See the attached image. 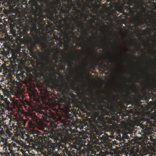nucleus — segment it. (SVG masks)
<instances>
[{"label":"nucleus","instance_id":"f257e3e1","mask_svg":"<svg viewBox=\"0 0 156 156\" xmlns=\"http://www.w3.org/2000/svg\"><path fill=\"white\" fill-rule=\"evenodd\" d=\"M107 98L102 97L100 99L98 98V103L91 104L88 102L87 98L84 97L82 101L84 107L81 105V111L84 115H87L90 124V131L92 136L90 142L92 144L106 145L111 143L109 136L103 133L102 131L108 127L109 124H113L114 121L118 116L115 108L109 106V103L105 101Z\"/></svg>","mask_w":156,"mask_h":156},{"label":"nucleus","instance_id":"f03ea898","mask_svg":"<svg viewBox=\"0 0 156 156\" xmlns=\"http://www.w3.org/2000/svg\"><path fill=\"white\" fill-rule=\"evenodd\" d=\"M54 121L52 122L50 124L51 128L52 131L55 134L54 136V139L56 141H58L59 143L58 147V150L59 152H61L60 154L64 156H77V154L78 151L80 150L81 148L84 146V144L82 143L81 140H77L76 136H72L70 137L69 141L70 145L72 147L70 150L67 148L66 146V143L64 141L61 143V141L62 140L64 134H68L69 131L70 130L71 128L69 127V128L65 129V134L64 130L61 129L63 128L62 126H61V128L59 127V126L55 124L56 119L54 117L52 118Z\"/></svg>","mask_w":156,"mask_h":156},{"label":"nucleus","instance_id":"7ed1b4c3","mask_svg":"<svg viewBox=\"0 0 156 156\" xmlns=\"http://www.w3.org/2000/svg\"><path fill=\"white\" fill-rule=\"evenodd\" d=\"M154 100L156 101V95ZM155 108L156 109V105ZM142 122H140L141 127L144 129L149 131H154L156 128V110L152 113H148L142 119Z\"/></svg>","mask_w":156,"mask_h":156},{"label":"nucleus","instance_id":"20e7f679","mask_svg":"<svg viewBox=\"0 0 156 156\" xmlns=\"http://www.w3.org/2000/svg\"><path fill=\"white\" fill-rule=\"evenodd\" d=\"M47 86L48 87H49L52 89H56L57 91L59 92H62L64 90H63L64 88L67 91L69 90L70 88H71L72 90H75L76 88V87H75V82H74L73 84L70 83L69 85V83L65 82L66 85L64 86H62L59 84L58 82L57 83L54 82L52 77L51 80H47Z\"/></svg>","mask_w":156,"mask_h":156},{"label":"nucleus","instance_id":"39448f33","mask_svg":"<svg viewBox=\"0 0 156 156\" xmlns=\"http://www.w3.org/2000/svg\"><path fill=\"white\" fill-rule=\"evenodd\" d=\"M143 12H138L139 19L137 20L139 26H141L145 24H147L148 21L150 22L151 20V16L150 14V10H149L145 14H143V12H146L147 9L144 7H142Z\"/></svg>","mask_w":156,"mask_h":156},{"label":"nucleus","instance_id":"423d86ee","mask_svg":"<svg viewBox=\"0 0 156 156\" xmlns=\"http://www.w3.org/2000/svg\"><path fill=\"white\" fill-rule=\"evenodd\" d=\"M10 102L7 98H3L0 102V119L3 118V114H5V110L8 111L9 109ZM1 122L2 120H0Z\"/></svg>","mask_w":156,"mask_h":156},{"label":"nucleus","instance_id":"0eeeda50","mask_svg":"<svg viewBox=\"0 0 156 156\" xmlns=\"http://www.w3.org/2000/svg\"><path fill=\"white\" fill-rule=\"evenodd\" d=\"M79 18L78 16H76L75 19H73V21L74 24L72 23V22L71 21V31H69V33L72 34L73 35L76 33V32L75 31V29L77 27L78 30H79V27L80 25H81L82 27L83 28L84 25L83 23L79 21Z\"/></svg>","mask_w":156,"mask_h":156},{"label":"nucleus","instance_id":"6e6552de","mask_svg":"<svg viewBox=\"0 0 156 156\" xmlns=\"http://www.w3.org/2000/svg\"><path fill=\"white\" fill-rule=\"evenodd\" d=\"M54 49V48H52L51 49H47L48 54L47 55L46 58H44V60L46 62L47 64L48 63V62L50 64V69L51 70L55 71V67L58 66L56 65L52 60H50V55H51L53 50Z\"/></svg>","mask_w":156,"mask_h":156},{"label":"nucleus","instance_id":"1a4fd4ad","mask_svg":"<svg viewBox=\"0 0 156 156\" xmlns=\"http://www.w3.org/2000/svg\"><path fill=\"white\" fill-rule=\"evenodd\" d=\"M17 144L18 145V143L16 142V143H12L9 144L5 141V147H3V150L6 151L7 149L9 150L10 152L13 153L14 152V150H18L19 149Z\"/></svg>","mask_w":156,"mask_h":156},{"label":"nucleus","instance_id":"9d476101","mask_svg":"<svg viewBox=\"0 0 156 156\" xmlns=\"http://www.w3.org/2000/svg\"><path fill=\"white\" fill-rule=\"evenodd\" d=\"M118 2H116L115 3V9L119 12L124 14L125 12H124V3L120 5V0H118Z\"/></svg>","mask_w":156,"mask_h":156},{"label":"nucleus","instance_id":"9b49d317","mask_svg":"<svg viewBox=\"0 0 156 156\" xmlns=\"http://www.w3.org/2000/svg\"><path fill=\"white\" fill-rule=\"evenodd\" d=\"M139 147L138 146L132 148L130 152V156H139V154L141 153V149L139 148Z\"/></svg>","mask_w":156,"mask_h":156},{"label":"nucleus","instance_id":"f8f14e48","mask_svg":"<svg viewBox=\"0 0 156 156\" xmlns=\"http://www.w3.org/2000/svg\"><path fill=\"white\" fill-rule=\"evenodd\" d=\"M37 44L41 46L43 48H45L47 47L46 44H43L41 43V41L38 37L35 38L34 41L33 43V45L34 47H37Z\"/></svg>","mask_w":156,"mask_h":156},{"label":"nucleus","instance_id":"ddd939ff","mask_svg":"<svg viewBox=\"0 0 156 156\" xmlns=\"http://www.w3.org/2000/svg\"><path fill=\"white\" fill-rule=\"evenodd\" d=\"M68 0L71 2V4L73 6L75 7V6H76L79 9H81L82 8V3L80 0H73V2H72V0Z\"/></svg>","mask_w":156,"mask_h":156},{"label":"nucleus","instance_id":"4468645a","mask_svg":"<svg viewBox=\"0 0 156 156\" xmlns=\"http://www.w3.org/2000/svg\"><path fill=\"white\" fill-rule=\"evenodd\" d=\"M53 37L56 41H58V42H61L62 41V38L61 36L60 33H58V32H55L53 35Z\"/></svg>","mask_w":156,"mask_h":156},{"label":"nucleus","instance_id":"2eb2a0df","mask_svg":"<svg viewBox=\"0 0 156 156\" xmlns=\"http://www.w3.org/2000/svg\"><path fill=\"white\" fill-rule=\"evenodd\" d=\"M151 92H148L150 98H151L152 100H154L156 95V87L155 88L151 87Z\"/></svg>","mask_w":156,"mask_h":156},{"label":"nucleus","instance_id":"dca6fc26","mask_svg":"<svg viewBox=\"0 0 156 156\" xmlns=\"http://www.w3.org/2000/svg\"><path fill=\"white\" fill-rule=\"evenodd\" d=\"M1 125H0V129H1V130H0V140L3 142L5 140V131L3 130V128H1Z\"/></svg>","mask_w":156,"mask_h":156},{"label":"nucleus","instance_id":"f3484780","mask_svg":"<svg viewBox=\"0 0 156 156\" xmlns=\"http://www.w3.org/2000/svg\"><path fill=\"white\" fill-rule=\"evenodd\" d=\"M71 99L69 98V100L68 101L66 100H65L63 106L65 109H68L71 108Z\"/></svg>","mask_w":156,"mask_h":156},{"label":"nucleus","instance_id":"a211bd4d","mask_svg":"<svg viewBox=\"0 0 156 156\" xmlns=\"http://www.w3.org/2000/svg\"><path fill=\"white\" fill-rule=\"evenodd\" d=\"M37 24L35 23L34 25L32 28L30 29V33L32 34V36H34L36 34H37V28L36 27Z\"/></svg>","mask_w":156,"mask_h":156},{"label":"nucleus","instance_id":"6ab92c4d","mask_svg":"<svg viewBox=\"0 0 156 156\" xmlns=\"http://www.w3.org/2000/svg\"><path fill=\"white\" fill-rule=\"evenodd\" d=\"M145 97V95L139 94L137 96V101L139 104H141V100H144Z\"/></svg>","mask_w":156,"mask_h":156},{"label":"nucleus","instance_id":"aec40b11","mask_svg":"<svg viewBox=\"0 0 156 156\" xmlns=\"http://www.w3.org/2000/svg\"><path fill=\"white\" fill-rule=\"evenodd\" d=\"M124 2V4H125V3H126L128 6H129L130 7L131 6H132L133 7H134V5H133V1L132 0H126V1L123 0ZM134 9V7L133 9Z\"/></svg>","mask_w":156,"mask_h":156},{"label":"nucleus","instance_id":"412c9836","mask_svg":"<svg viewBox=\"0 0 156 156\" xmlns=\"http://www.w3.org/2000/svg\"><path fill=\"white\" fill-rule=\"evenodd\" d=\"M25 123L24 122H22L18 123V126L20 129H25Z\"/></svg>","mask_w":156,"mask_h":156},{"label":"nucleus","instance_id":"4be33fe9","mask_svg":"<svg viewBox=\"0 0 156 156\" xmlns=\"http://www.w3.org/2000/svg\"><path fill=\"white\" fill-rule=\"evenodd\" d=\"M56 49L57 50V53L53 57V59L55 60L56 61V62H58V58H59L58 57V55H59L60 52L58 50V48H57Z\"/></svg>","mask_w":156,"mask_h":156},{"label":"nucleus","instance_id":"5701e85b","mask_svg":"<svg viewBox=\"0 0 156 156\" xmlns=\"http://www.w3.org/2000/svg\"><path fill=\"white\" fill-rule=\"evenodd\" d=\"M72 61H69L68 63V66H71L73 64V61H75V59L73 56L72 57Z\"/></svg>","mask_w":156,"mask_h":156},{"label":"nucleus","instance_id":"b1692460","mask_svg":"<svg viewBox=\"0 0 156 156\" xmlns=\"http://www.w3.org/2000/svg\"><path fill=\"white\" fill-rule=\"evenodd\" d=\"M23 75L22 73L20 74H18L16 76V77L17 79V80H20L23 79Z\"/></svg>","mask_w":156,"mask_h":156},{"label":"nucleus","instance_id":"393cba45","mask_svg":"<svg viewBox=\"0 0 156 156\" xmlns=\"http://www.w3.org/2000/svg\"><path fill=\"white\" fill-rule=\"evenodd\" d=\"M98 20H99V22L98 23V24L96 25V26L97 27H100V28H101L102 27V26H106V25L104 24H102V25H101L100 24V19H99Z\"/></svg>","mask_w":156,"mask_h":156},{"label":"nucleus","instance_id":"a878e982","mask_svg":"<svg viewBox=\"0 0 156 156\" xmlns=\"http://www.w3.org/2000/svg\"><path fill=\"white\" fill-rule=\"evenodd\" d=\"M125 104L126 106H127L129 105L132 104V102L131 101H130V100H126L125 101Z\"/></svg>","mask_w":156,"mask_h":156},{"label":"nucleus","instance_id":"bb28decb","mask_svg":"<svg viewBox=\"0 0 156 156\" xmlns=\"http://www.w3.org/2000/svg\"><path fill=\"white\" fill-rule=\"evenodd\" d=\"M58 68L59 69L64 70L65 69V65H62V64H61L60 66H58Z\"/></svg>","mask_w":156,"mask_h":156},{"label":"nucleus","instance_id":"cd10ccee","mask_svg":"<svg viewBox=\"0 0 156 156\" xmlns=\"http://www.w3.org/2000/svg\"><path fill=\"white\" fill-rule=\"evenodd\" d=\"M124 7V8L126 9H127L128 10H133L134 9V7H133L132 8L130 7L129 6H128V5H125Z\"/></svg>","mask_w":156,"mask_h":156},{"label":"nucleus","instance_id":"c85d7f7f","mask_svg":"<svg viewBox=\"0 0 156 156\" xmlns=\"http://www.w3.org/2000/svg\"><path fill=\"white\" fill-rule=\"evenodd\" d=\"M30 130H29L28 131L29 132V133L30 134H35V130L33 128L31 130V129H30Z\"/></svg>","mask_w":156,"mask_h":156},{"label":"nucleus","instance_id":"c756f323","mask_svg":"<svg viewBox=\"0 0 156 156\" xmlns=\"http://www.w3.org/2000/svg\"><path fill=\"white\" fill-rule=\"evenodd\" d=\"M76 11L77 13V14H80V15L81 16H83V14L80 10V9H76Z\"/></svg>","mask_w":156,"mask_h":156},{"label":"nucleus","instance_id":"7c9ffc66","mask_svg":"<svg viewBox=\"0 0 156 156\" xmlns=\"http://www.w3.org/2000/svg\"><path fill=\"white\" fill-rule=\"evenodd\" d=\"M101 68H103L104 69L105 65L104 64L103 61H102L99 64Z\"/></svg>","mask_w":156,"mask_h":156},{"label":"nucleus","instance_id":"2f4dec72","mask_svg":"<svg viewBox=\"0 0 156 156\" xmlns=\"http://www.w3.org/2000/svg\"><path fill=\"white\" fill-rule=\"evenodd\" d=\"M66 27L67 30L70 29L71 28V25H69L68 23H66Z\"/></svg>","mask_w":156,"mask_h":156},{"label":"nucleus","instance_id":"473e14b6","mask_svg":"<svg viewBox=\"0 0 156 156\" xmlns=\"http://www.w3.org/2000/svg\"><path fill=\"white\" fill-rule=\"evenodd\" d=\"M114 35H115L116 37V40L118 42V43H119L120 44H121V43H120V40L118 38L117 36V35H116V34H114Z\"/></svg>","mask_w":156,"mask_h":156},{"label":"nucleus","instance_id":"72a5a7b5","mask_svg":"<svg viewBox=\"0 0 156 156\" xmlns=\"http://www.w3.org/2000/svg\"><path fill=\"white\" fill-rule=\"evenodd\" d=\"M82 16H83L85 20H87L88 18V17H87V16H86V15H83L81 17H82Z\"/></svg>","mask_w":156,"mask_h":156},{"label":"nucleus","instance_id":"f704fd0d","mask_svg":"<svg viewBox=\"0 0 156 156\" xmlns=\"http://www.w3.org/2000/svg\"><path fill=\"white\" fill-rule=\"evenodd\" d=\"M102 19L101 20V21L102 22H104L105 21V20H106L105 17H102Z\"/></svg>","mask_w":156,"mask_h":156},{"label":"nucleus","instance_id":"c9c22d12","mask_svg":"<svg viewBox=\"0 0 156 156\" xmlns=\"http://www.w3.org/2000/svg\"><path fill=\"white\" fill-rule=\"evenodd\" d=\"M115 133V132L114 130H112L111 131V134L112 135V136H114V133Z\"/></svg>","mask_w":156,"mask_h":156},{"label":"nucleus","instance_id":"e433bc0d","mask_svg":"<svg viewBox=\"0 0 156 156\" xmlns=\"http://www.w3.org/2000/svg\"><path fill=\"white\" fill-rule=\"evenodd\" d=\"M38 75L39 76V78H41V76H43V74L41 73H39Z\"/></svg>","mask_w":156,"mask_h":156},{"label":"nucleus","instance_id":"4c0bfd02","mask_svg":"<svg viewBox=\"0 0 156 156\" xmlns=\"http://www.w3.org/2000/svg\"><path fill=\"white\" fill-rule=\"evenodd\" d=\"M76 95L74 94H71V96L72 97H75Z\"/></svg>","mask_w":156,"mask_h":156},{"label":"nucleus","instance_id":"58836bf2","mask_svg":"<svg viewBox=\"0 0 156 156\" xmlns=\"http://www.w3.org/2000/svg\"><path fill=\"white\" fill-rule=\"evenodd\" d=\"M115 0H107V2H112V1H115Z\"/></svg>","mask_w":156,"mask_h":156},{"label":"nucleus","instance_id":"ea45409f","mask_svg":"<svg viewBox=\"0 0 156 156\" xmlns=\"http://www.w3.org/2000/svg\"><path fill=\"white\" fill-rule=\"evenodd\" d=\"M96 152L95 151L94 152H93V151H91V153H92V154H94V155H95L96 154Z\"/></svg>","mask_w":156,"mask_h":156},{"label":"nucleus","instance_id":"a19ab883","mask_svg":"<svg viewBox=\"0 0 156 156\" xmlns=\"http://www.w3.org/2000/svg\"><path fill=\"white\" fill-rule=\"evenodd\" d=\"M101 44H98L97 46V47H98V46L101 47Z\"/></svg>","mask_w":156,"mask_h":156},{"label":"nucleus","instance_id":"79ce46f5","mask_svg":"<svg viewBox=\"0 0 156 156\" xmlns=\"http://www.w3.org/2000/svg\"><path fill=\"white\" fill-rule=\"evenodd\" d=\"M132 41H136V38H133L132 39Z\"/></svg>","mask_w":156,"mask_h":156},{"label":"nucleus","instance_id":"37998d69","mask_svg":"<svg viewBox=\"0 0 156 156\" xmlns=\"http://www.w3.org/2000/svg\"><path fill=\"white\" fill-rule=\"evenodd\" d=\"M156 154H150V156H155Z\"/></svg>","mask_w":156,"mask_h":156},{"label":"nucleus","instance_id":"c03bdc74","mask_svg":"<svg viewBox=\"0 0 156 156\" xmlns=\"http://www.w3.org/2000/svg\"><path fill=\"white\" fill-rule=\"evenodd\" d=\"M91 66L93 69H94L95 68V66H92V65H91Z\"/></svg>","mask_w":156,"mask_h":156},{"label":"nucleus","instance_id":"a18cd8bd","mask_svg":"<svg viewBox=\"0 0 156 156\" xmlns=\"http://www.w3.org/2000/svg\"><path fill=\"white\" fill-rule=\"evenodd\" d=\"M138 48V49H140V45H138V48Z\"/></svg>","mask_w":156,"mask_h":156},{"label":"nucleus","instance_id":"49530a36","mask_svg":"<svg viewBox=\"0 0 156 156\" xmlns=\"http://www.w3.org/2000/svg\"><path fill=\"white\" fill-rule=\"evenodd\" d=\"M79 46L80 47H82V44L81 43H79Z\"/></svg>","mask_w":156,"mask_h":156},{"label":"nucleus","instance_id":"de8ad7c7","mask_svg":"<svg viewBox=\"0 0 156 156\" xmlns=\"http://www.w3.org/2000/svg\"><path fill=\"white\" fill-rule=\"evenodd\" d=\"M46 1V0H42V2H45V1Z\"/></svg>","mask_w":156,"mask_h":156},{"label":"nucleus","instance_id":"09e8293b","mask_svg":"<svg viewBox=\"0 0 156 156\" xmlns=\"http://www.w3.org/2000/svg\"><path fill=\"white\" fill-rule=\"evenodd\" d=\"M138 19H139V17H138V18H137L136 19H135V20H136V22L137 23V24L138 25V22H137V20Z\"/></svg>","mask_w":156,"mask_h":156},{"label":"nucleus","instance_id":"8fccbe9b","mask_svg":"<svg viewBox=\"0 0 156 156\" xmlns=\"http://www.w3.org/2000/svg\"><path fill=\"white\" fill-rule=\"evenodd\" d=\"M154 37H156V32H155L154 33Z\"/></svg>","mask_w":156,"mask_h":156},{"label":"nucleus","instance_id":"3c124183","mask_svg":"<svg viewBox=\"0 0 156 156\" xmlns=\"http://www.w3.org/2000/svg\"><path fill=\"white\" fill-rule=\"evenodd\" d=\"M154 30L155 32H156V28H154Z\"/></svg>","mask_w":156,"mask_h":156},{"label":"nucleus","instance_id":"603ef678","mask_svg":"<svg viewBox=\"0 0 156 156\" xmlns=\"http://www.w3.org/2000/svg\"><path fill=\"white\" fill-rule=\"evenodd\" d=\"M78 92V90H77L76 92L75 93H76V94H77V93Z\"/></svg>","mask_w":156,"mask_h":156},{"label":"nucleus","instance_id":"864d4df0","mask_svg":"<svg viewBox=\"0 0 156 156\" xmlns=\"http://www.w3.org/2000/svg\"><path fill=\"white\" fill-rule=\"evenodd\" d=\"M132 56H133V57H134V55H133V54H132Z\"/></svg>","mask_w":156,"mask_h":156},{"label":"nucleus","instance_id":"5fc2aeb1","mask_svg":"<svg viewBox=\"0 0 156 156\" xmlns=\"http://www.w3.org/2000/svg\"><path fill=\"white\" fill-rule=\"evenodd\" d=\"M76 80L77 81H79V80L78 79H77Z\"/></svg>","mask_w":156,"mask_h":156},{"label":"nucleus","instance_id":"6e6d98bb","mask_svg":"<svg viewBox=\"0 0 156 156\" xmlns=\"http://www.w3.org/2000/svg\"><path fill=\"white\" fill-rule=\"evenodd\" d=\"M143 44H145V43H144V42H143Z\"/></svg>","mask_w":156,"mask_h":156},{"label":"nucleus","instance_id":"4d7b16f0","mask_svg":"<svg viewBox=\"0 0 156 156\" xmlns=\"http://www.w3.org/2000/svg\"><path fill=\"white\" fill-rule=\"evenodd\" d=\"M45 114L44 113H43V114L44 115H45L44 114Z\"/></svg>","mask_w":156,"mask_h":156},{"label":"nucleus","instance_id":"13d9d810","mask_svg":"<svg viewBox=\"0 0 156 156\" xmlns=\"http://www.w3.org/2000/svg\"><path fill=\"white\" fill-rule=\"evenodd\" d=\"M93 22L94 23H95V22H94V21H93Z\"/></svg>","mask_w":156,"mask_h":156},{"label":"nucleus","instance_id":"bf43d9fd","mask_svg":"<svg viewBox=\"0 0 156 156\" xmlns=\"http://www.w3.org/2000/svg\"><path fill=\"white\" fill-rule=\"evenodd\" d=\"M30 156H34V154H33L32 155H30Z\"/></svg>","mask_w":156,"mask_h":156},{"label":"nucleus","instance_id":"052dcab7","mask_svg":"<svg viewBox=\"0 0 156 156\" xmlns=\"http://www.w3.org/2000/svg\"><path fill=\"white\" fill-rule=\"evenodd\" d=\"M92 27H93V28H94V27L93 26H92Z\"/></svg>","mask_w":156,"mask_h":156},{"label":"nucleus","instance_id":"680f3d73","mask_svg":"<svg viewBox=\"0 0 156 156\" xmlns=\"http://www.w3.org/2000/svg\"><path fill=\"white\" fill-rule=\"evenodd\" d=\"M80 19H82V17H81Z\"/></svg>","mask_w":156,"mask_h":156},{"label":"nucleus","instance_id":"e2e57ef3","mask_svg":"<svg viewBox=\"0 0 156 156\" xmlns=\"http://www.w3.org/2000/svg\"><path fill=\"white\" fill-rule=\"evenodd\" d=\"M63 41H65V39H63Z\"/></svg>","mask_w":156,"mask_h":156}]
</instances>
